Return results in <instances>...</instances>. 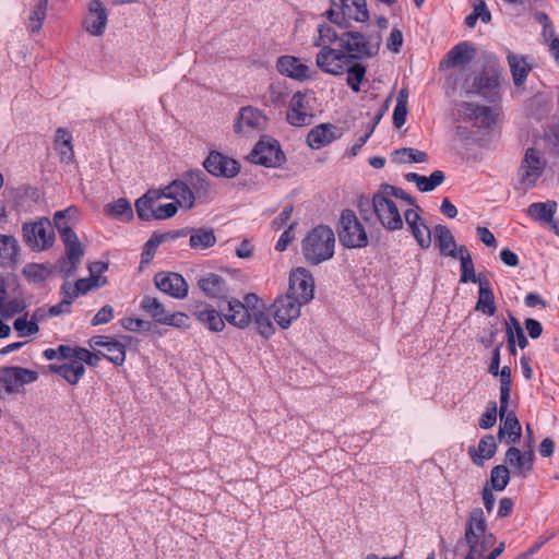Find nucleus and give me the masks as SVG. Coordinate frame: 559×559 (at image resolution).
Returning <instances> with one entry per match:
<instances>
[{"label": "nucleus", "mask_w": 559, "mask_h": 559, "mask_svg": "<svg viewBox=\"0 0 559 559\" xmlns=\"http://www.w3.org/2000/svg\"><path fill=\"white\" fill-rule=\"evenodd\" d=\"M379 37H329L328 44L321 47L316 57V63L323 72L338 76L345 74L353 59L371 57L379 49Z\"/></svg>", "instance_id": "1"}, {"label": "nucleus", "mask_w": 559, "mask_h": 559, "mask_svg": "<svg viewBox=\"0 0 559 559\" xmlns=\"http://www.w3.org/2000/svg\"><path fill=\"white\" fill-rule=\"evenodd\" d=\"M463 543L467 546L464 559H496L504 550L501 542L495 547L496 537L488 530L483 509L474 508L467 515Z\"/></svg>", "instance_id": "2"}, {"label": "nucleus", "mask_w": 559, "mask_h": 559, "mask_svg": "<svg viewBox=\"0 0 559 559\" xmlns=\"http://www.w3.org/2000/svg\"><path fill=\"white\" fill-rule=\"evenodd\" d=\"M358 207L362 214L371 207L377 221L386 230L394 231L403 227L405 210L402 209L400 202H395L380 189L373 194L371 200L360 199Z\"/></svg>", "instance_id": "3"}, {"label": "nucleus", "mask_w": 559, "mask_h": 559, "mask_svg": "<svg viewBox=\"0 0 559 559\" xmlns=\"http://www.w3.org/2000/svg\"><path fill=\"white\" fill-rule=\"evenodd\" d=\"M335 235L331 227L320 225L308 233L301 249L305 259L311 264H320L334 255Z\"/></svg>", "instance_id": "4"}, {"label": "nucleus", "mask_w": 559, "mask_h": 559, "mask_svg": "<svg viewBox=\"0 0 559 559\" xmlns=\"http://www.w3.org/2000/svg\"><path fill=\"white\" fill-rule=\"evenodd\" d=\"M38 372L23 367H5L0 369V399L15 394H24L25 385L38 380Z\"/></svg>", "instance_id": "5"}, {"label": "nucleus", "mask_w": 559, "mask_h": 559, "mask_svg": "<svg viewBox=\"0 0 559 559\" xmlns=\"http://www.w3.org/2000/svg\"><path fill=\"white\" fill-rule=\"evenodd\" d=\"M337 233L340 242L346 248H365L368 245L367 231L352 210L342 212Z\"/></svg>", "instance_id": "6"}, {"label": "nucleus", "mask_w": 559, "mask_h": 559, "mask_svg": "<svg viewBox=\"0 0 559 559\" xmlns=\"http://www.w3.org/2000/svg\"><path fill=\"white\" fill-rule=\"evenodd\" d=\"M23 237L29 248L36 251L48 249L55 241V231L48 218L23 225Z\"/></svg>", "instance_id": "7"}, {"label": "nucleus", "mask_w": 559, "mask_h": 559, "mask_svg": "<svg viewBox=\"0 0 559 559\" xmlns=\"http://www.w3.org/2000/svg\"><path fill=\"white\" fill-rule=\"evenodd\" d=\"M266 123L267 119L260 109L248 106L239 110L234 129L242 138H254L265 129Z\"/></svg>", "instance_id": "8"}, {"label": "nucleus", "mask_w": 559, "mask_h": 559, "mask_svg": "<svg viewBox=\"0 0 559 559\" xmlns=\"http://www.w3.org/2000/svg\"><path fill=\"white\" fill-rule=\"evenodd\" d=\"M59 231L66 248V258L60 262V270L66 276H71L76 271L84 254L83 247L71 227H62Z\"/></svg>", "instance_id": "9"}, {"label": "nucleus", "mask_w": 559, "mask_h": 559, "mask_svg": "<svg viewBox=\"0 0 559 559\" xmlns=\"http://www.w3.org/2000/svg\"><path fill=\"white\" fill-rule=\"evenodd\" d=\"M305 304L288 294L277 297L271 306L274 320L282 329H288L300 316Z\"/></svg>", "instance_id": "10"}, {"label": "nucleus", "mask_w": 559, "mask_h": 559, "mask_svg": "<svg viewBox=\"0 0 559 559\" xmlns=\"http://www.w3.org/2000/svg\"><path fill=\"white\" fill-rule=\"evenodd\" d=\"M251 160L265 167H278L285 162V155L277 141L269 138L261 139L254 146Z\"/></svg>", "instance_id": "11"}, {"label": "nucleus", "mask_w": 559, "mask_h": 559, "mask_svg": "<svg viewBox=\"0 0 559 559\" xmlns=\"http://www.w3.org/2000/svg\"><path fill=\"white\" fill-rule=\"evenodd\" d=\"M300 300L305 305L314 296V280L311 273L305 267H298L292 271L289 276V287L286 293Z\"/></svg>", "instance_id": "12"}, {"label": "nucleus", "mask_w": 559, "mask_h": 559, "mask_svg": "<svg viewBox=\"0 0 559 559\" xmlns=\"http://www.w3.org/2000/svg\"><path fill=\"white\" fill-rule=\"evenodd\" d=\"M546 160L535 148H527L520 167V180L526 188H532L542 176Z\"/></svg>", "instance_id": "13"}, {"label": "nucleus", "mask_w": 559, "mask_h": 559, "mask_svg": "<svg viewBox=\"0 0 559 559\" xmlns=\"http://www.w3.org/2000/svg\"><path fill=\"white\" fill-rule=\"evenodd\" d=\"M207 173L216 177L234 178L239 174V163L219 152H211L203 163Z\"/></svg>", "instance_id": "14"}, {"label": "nucleus", "mask_w": 559, "mask_h": 559, "mask_svg": "<svg viewBox=\"0 0 559 559\" xmlns=\"http://www.w3.org/2000/svg\"><path fill=\"white\" fill-rule=\"evenodd\" d=\"M312 115L310 114L309 98L307 94L297 92L289 102L287 120L290 124L302 127L310 124Z\"/></svg>", "instance_id": "15"}, {"label": "nucleus", "mask_w": 559, "mask_h": 559, "mask_svg": "<svg viewBox=\"0 0 559 559\" xmlns=\"http://www.w3.org/2000/svg\"><path fill=\"white\" fill-rule=\"evenodd\" d=\"M534 452L532 449L521 452L515 447H510L506 453V463L512 468L513 475L521 478H526L533 471Z\"/></svg>", "instance_id": "16"}, {"label": "nucleus", "mask_w": 559, "mask_h": 559, "mask_svg": "<svg viewBox=\"0 0 559 559\" xmlns=\"http://www.w3.org/2000/svg\"><path fill=\"white\" fill-rule=\"evenodd\" d=\"M500 427L498 431V439L506 444H514L521 438L522 428L513 412H508V407L502 408L500 403L499 407Z\"/></svg>", "instance_id": "17"}, {"label": "nucleus", "mask_w": 559, "mask_h": 559, "mask_svg": "<svg viewBox=\"0 0 559 559\" xmlns=\"http://www.w3.org/2000/svg\"><path fill=\"white\" fill-rule=\"evenodd\" d=\"M500 85V76L497 72H485L479 76H475L473 84L465 86L467 94L475 93L483 95L489 100L498 98V88Z\"/></svg>", "instance_id": "18"}, {"label": "nucleus", "mask_w": 559, "mask_h": 559, "mask_svg": "<svg viewBox=\"0 0 559 559\" xmlns=\"http://www.w3.org/2000/svg\"><path fill=\"white\" fill-rule=\"evenodd\" d=\"M154 282L160 292L174 298L182 299L188 295V284L178 273H158Z\"/></svg>", "instance_id": "19"}, {"label": "nucleus", "mask_w": 559, "mask_h": 559, "mask_svg": "<svg viewBox=\"0 0 559 559\" xmlns=\"http://www.w3.org/2000/svg\"><path fill=\"white\" fill-rule=\"evenodd\" d=\"M404 217L418 246L428 249L431 246L433 230H430L417 211L413 209H406Z\"/></svg>", "instance_id": "20"}, {"label": "nucleus", "mask_w": 559, "mask_h": 559, "mask_svg": "<svg viewBox=\"0 0 559 559\" xmlns=\"http://www.w3.org/2000/svg\"><path fill=\"white\" fill-rule=\"evenodd\" d=\"M186 183L197 202H206L211 199L212 188L207 176L200 169L189 170L182 175Z\"/></svg>", "instance_id": "21"}, {"label": "nucleus", "mask_w": 559, "mask_h": 559, "mask_svg": "<svg viewBox=\"0 0 559 559\" xmlns=\"http://www.w3.org/2000/svg\"><path fill=\"white\" fill-rule=\"evenodd\" d=\"M163 193L164 198L174 200L177 206L185 210L192 209L197 202L182 177L165 187Z\"/></svg>", "instance_id": "22"}, {"label": "nucleus", "mask_w": 559, "mask_h": 559, "mask_svg": "<svg viewBox=\"0 0 559 559\" xmlns=\"http://www.w3.org/2000/svg\"><path fill=\"white\" fill-rule=\"evenodd\" d=\"M277 70L289 78L299 81H306L311 78L309 66L302 63L300 59L293 56H283L277 60Z\"/></svg>", "instance_id": "23"}, {"label": "nucleus", "mask_w": 559, "mask_h": 559, "mask_svg": "<svg viewBox=\"0 0 559 559\" xmlns=\"http://www.w3.org/2000/svg\"><path fill=\"white\" fill-rule=\"evenodd\" d=\"M474 56V48L466 41H462L454 46L441 60L440 70L462 67L469 62Z\"/></svg>", "instance_id": "24"}, {"label": "nucleus", "mask_w": 559, "mask_h": 559, "mask_svg": "<svg viewBox=\"0 0 559 559\" xmlns=\"http://www.w3.org/2000/svg\"><path fill=\"white\" fill-rule=\"evenodd\" d=\"M107 15L105 8L98 0H93L84 20V26L91 35H100L105 31Z\"/></svg>", "instance_id": "25"}, {"label": "nucleus", "mask_w": 559, "mask_h": 559, "mask_svg": "<svg viewBox=\"0 0 559 559\" xmlns=\"http://www.w3.org/2000/svg\"><path fill=\"white\" fill-rule=\"evenodd\" d=\"M194 316L210 331L221 332L225 328V318L210 305L195 306Z\"/></svg>", "instance_id": "26"}, {"label": "nucleus", "mask_w": 559, "mask_h": 559, "mask_svg": "<svg viewBox=\"0 0 559 559\" xmlns=\"http://www.w3.org/2000/svg\"><path fill=\"white\" fill-rule=\"evenodd\" d=\"M227 305V311L224 313L225 320L239 329L248 328L252 322V316L243 307L242 302L239 299L231 298L228 300Z\"/></svg>", "instance_id": "27"}, {"label": "nucleus", "mask_w": 559, "mask_h": 559, "mask_svg": "<svg viewBox=\"0 0 559 559\" xmlns=\"http://www.w3.org/2000/svg\"><path fill=\"white\" fill-rule=\"evenodd\" d=\"M335 130L336 128L330 123H321L312 128L307 136L308 145L313 150H320L330 144L336 139Z\"/></svg>", "instance_id": "28"}, {"label": "nucleus", "mask_w": 559, "mask_h": 559, "mask_svg": "<svg viewBox=\"0 0 559 559\" xmlns=\"http://www.w3.org/2000/svg\"><path fill=\"white\" fill-rule=\"evenodd\" d=\"M507 59L510 71L512 73L514 85L516 87L523 86L528 73L533 69L532 63L527 60V58L513 52H509Z\"/></svg>", "instance_id": "29"}, {"label": "nucleus", "mask_w": 559, "mask_h": 559, "mask_svg": "<svg viewBox=\"0 0 559 559\" xmlns=\"http://www.w3.org/2000/svg\"><path fill=\"white\" fill-rule=\"evenodd\" d=\"M62 365H51L50 370L61 376L69 384H76L85 373V367L80 359H67Z\"/></svg>", "instance_id": "30"}, {"label": "nucleus", "mask_w": 559, "mask_h": 559, "mask_svg": "<svg viewBox=\"0 0 559 559\" xmlns=\"http://www.w3.org/2000/svg\"><path fill=\"white\" fill-rule=\"evenodd\" d=\"M198 286L210 298H222L227 293L224 278L217 274L209 273L199 278Z\"/></svg>", "instance_id": "31"}, {"label": "nucleus", "mask_w": 559, "mask_h": 559, "mask_svg": "<svg viewBox=\"0 0 559 559\" xmlns=\"http://www.w3.org/2000/svg\"><path fill=\"white\" fill-rule=\"evenodd\" d=\"M433 237L436 246L442 255L456 258L459 248L451 230L447 226L437 225L433 228Z\"/></svg>", "instance_id": "32"}, {"label": "nucleus", "mask_w": 559, "mask_h": 559, "mask_svg": "<svg viewBox=\"0 0 559 559\" xmlns=\"http://www.w3.org/2000/svg\"><path fill=\"white\" fill-rule=\"evenodd\" d=\"M479 290L475 309L489 317L496 312L495 296L487 278L478 280Z\"/></svg>", "instance_id": "33"}, {"label": "nucleus", "mask_w": 559, "mask_h": 559, "mask_svg": "<svg viewBox=\"0 0 559 559\" xmlns=\"http://www.w3.org/2000/svg\"><path fill=\"white\" fill-rule=\"evenodd\" d=\"M19 242L11 235H0V266L10 267L17 262Z\"/></svg>", "instance_id": "34"}, {"label": "nucleus", "mask_w": 559, "mask_h": 559, "mask_svg": "<svg viewBox=\"0 0 559 559\" xmlns=\"http://www.w3.org/2000/svg\"><path fill=\"white\" fill-rule=\"evenodd\" d=\"M53 145L60 155L61 162L66 164L73 163L75 156L72 146V135L69 130L64 128L57 129Z\"/></svg>", "instance_id": "35"}, {"label": "nucleus", "mask_w": 559, "mask_h": 559, "mask_svg": "<svg viewBox=\"0 0 559 559\" xmlns=\"http://www.w3.org/2000/svg\"><path fill=\"white\" fill-rule=\"evenodd\" d=\"M340 9L344 17L365 22L368 20V10L366 0H338Z\"/></svg>", "instance_id": "36"}, {"label": "nucleus", "mask_w": 559, "mask_h": 559, "mask_svg": "<svg viewBox=\"0 0 559 559\" xmlns=\"http://www.w3.org/2000/svg\"><path fill=\"white\" fill-rule=\"evenodd\" d=\"M406 179L415 182L418 190L421 192L432 191L444 181V174L441 170H435L429 177L418 175L416 173H408Z\"/></svg>", "instance_id": "37"}, {"label": "nucleus", "mask_w": 559, "mask_h": 559, "mask_svg": "<svg viewBox=\"0 0 559 559\" xmlns=\"http://www.w3.org/2000/svg\"><path fill=\"white\" fill-rule=\"evenodd\" d=\"M557 211L555 201L536 202L527 207V215L537 222L552 223L554 215Z\"/></svg>", "instance_id": "38"}, {"label": "nucleus", "mask_w": 559, "mask_h": 559, "mask_svg": "<svg viewBox=\"0 0 559 559\" xmlns=\"http://www.w3.org/2000/svg\"><path fill=\"white\" fill-rule=\"evenodd\" d=\"M497 451L496 440L492 435L484 436L479 443L477 451L469 450V454L475 464L480 465L484 460L491 459Z\"/></svg>", "instance_id": "39"}, {"label": "nucleus", "mask_w": 559, "mask_h": 559, "mask_svg": "<svg viewBox=\"0 0 559 559\" xmlns=\"http://www.w3.org/2000/svg\"><path fill=\"white\" fill-rule=\"evenodd\" d=\"M216 243L214 230L211 228L193 229L190 235L189 245L194 250H205Z\"/></svg>", "instance_id": "40"}, {"label": "nucleus", "mask_w": 559, "mask_h": 559, "mask_svg": "<svg viewBox=\"0 0 559 559\" xmlns=\"http://www.w3.org/2000/svg\"><path fill=\"white\" fill-rule=\"evenodd\" d=\"M141 308L159 324L165 323L169 312L157 298L150 296L142 299Z\"/></svg>", "instance_id": "41"}, {"label": "nucleus", "mask_w": 559, "mask_h": 559, "mask_svg": "<svg viewBox=\"0 0 559 559\" xmlns=\"http://www.w3.org/2000/svg\"><path fill=\"white\" fill-rule=\"evenodd\" d=\"M456 258L461 261V282L462 283H478L480 277H477L474 270V263L472 257L465 246H461L457 249Z\"/></svg>", "instance_id": "42"}, {"label": "nucleus", "mask_w": 559, "mask_h": 559, "mask_svg": "<svg viewBox=\"0 0 559 559\" xmlns=\"http://www.w3.org/2000/svg\"><path fill=\"white\" fill-rule=\"evenodd\" d=\"M345 73L347 74V85L354 91H360V84L366 75V68L357 61V59H353L349 62V67H347Z\"/></svg>", "instance_id": "43"}, {"label": "nucleus", "mask_w": 559, "mask_h": 559, "mask_svg": "<svg viewBox=\"0 0 559 559\" xmlns=\"http://www.w3.org/2000/svg\"><path fill=\"white\" fill-rule=\"evenodd\" d=\"M427 159L428 155L425 152L412 147L396 150L393 153V160L397 164L425 163Z\"/></svg>", "instance_id": "44"}, {"label": "nucleus", "mask_w": 559, "mask_h": 559, "mask_svg": "<svg viewBox=\"0 0 559 559\" xmlns=\"http://www.w3.org/2000/svg\"><path fill=\"white\" fill-rule=\"evenodd\" d=\"M104 213L115 218H131L133 216V211L130 203L123 198H120L112 203L106 204L104 207Z\"/></svg>", "instance_id": "45"}, {"label": "nucleus", "mask_w": 559, "mask_h": 559, "mask_svg": "<svg viewBox=\"0 0 559 559\" xmlns=\"http://www.w3.org/2000/svg\"><path fill=\"white\" fill-rule=\"evenodd\" d=\"M252 321L255 324L257 332L262 337L269 338L275 333V328L264 309L253 313Z\"/></svg>", "instance_id": "46"}, {"label": "nucleus", "mask_w": 559, "mask_h": 559, "mask_svg": "<svg viewBox=\"0 0 559 559\" xmlns=\"http://www.w3.org/2000/svg\"><path fill=\"white\" fill-rule=\"evenodd\" d=\"M510 480V469L506 465H497L490 473V486L497 491H502Z\"/></svg>", "instance_id": "47"}, {"label": "nucleus", "mask_w": 559, "mask_h": 559, "mask_svg": "<svg viewBox=\"0 0 559 559\" xmlns=\"http://www.w3.org/2000/svg\"><path fill=\"white\" fill-rule=\"evenodd\" d=\"M100 354L117 366L122 365L126 360L124 345L116 341H110L105 350Z\"/></svg>", "instance_id": "48"}, {"label": "nucleus", "mask_w": 559, "mask_h": 559, "mask_svg": "<svg viewBox=\"0 0 559 559\" xmlns=\"http://www.w3.org/2000/svg\"><path fill=\"white\" fill-rule=\"evenodd\" d=\"M79 214V209L73 205L63 211L56 212L53 215V222L58 231H63L62 227H70L68 223L78 221Z\"/></svg>", "instance_id": "49"}, {"label": "nucleus", "mask_w": 559, "mask_h": 559, "mask_svg": "<svg viewBox=\"0 0 559 559\" xmlns=\"http://www.w3.org/2000/svg\"><path fill=\"white\" fill-rule=\"evenodd\" d=\"M500 377V403L508 407L511 392V368L504 366L498 373Z\"/></svg>", "instance_id": "50"}, {"label": "nucleus", "mask_w": 559, "mask_h": 559, "mask_svg": "<svg viewBox=\"0 0 559 559\" xmlns=\"http://www.w3.org/2000/svg\"><path fill=\"white\" fill-rule=\"evenodd\" d=\"M407 116V93L402 90L400 91L396 99V106L393 111V123L396 128H401Z\"/></svg>", "instance_id": "51"}, {"label": "nucleus", "mask_w": 559, "mask_h": 559, "mask_svg": "<svg viewBox=\"0 0 559 559\" xmlns=\"http://www.w3.org/2000/svg\"><path fill=\"white\" fill-rule=\"evenodd\" d=\"M106 283V278L99 276H91L90 278H81L75 283L70 299L76 298L80 294H85L94 287H98Z\"/></svg>", "instance_id": "52"}, {"label": "nucleus", "mask_w": 559, "mask_h": 559, "mask_svg": "<svg viewBox=\"0 0 559 559\" xmlns=\"http://www.w3.org/2000/svg\"><path fill=\"white\" fill-rule=\"evenodd\" d=\"M379 189L395 202H400V204H402V209L404 207V204H414L413 198L401 188L391 185H381Z\"/></svg>", "instance_id": "53"}, {"label": "nucleus", "mask_w": 559, "mask_h": 559, "mask_svg": "<svg viewBox=\"0 0 559 559\" xmlns=\"http://www.w3.org/2000/svg\"><path fill=\"white\" fill-rule=\"evenodd\" d=\"M48 0H40L29 16V29L36 33L40 29L47 12Z\"/></svg>", "instance_id": "54"}, {"label": "nucleus", "mask_w": 559, "mask_h": 559, "mask_svg": "<svg viewBox=\"0 0 559 559\" xmlns=\"http://www.w3.org/2000/svg\"><path fill=\"white\" fill-rule=\"evenodd\" d=\"M166 239V235H153L145 243L142 252L141 264L150 263L156 252V248L163 243Z\"/></svg>", "instance_id": "55"}, {"label": "nucleus", "mask_w": 559, "mask_h": 559, "mask_svg": "<svg viewBox=\"0 0 559 559\" xmlns=\"http://www.w3.org/2000/svg\"><path fill=\"white\" fill-rule=\"evenodd\" d=\"M13 326L21 337L34 335L39 331L36 322L27 320L26 316L15 319Z\"/></svg>", "instance_id": "56"}, {"label": "nucleus", "mask_w": 559, "mask_h": 559, "mask_svg": "<svg viewBox=\"0 0 559 559\" xmlns=\"http://www.w3.org/2000/svg\"><path fill=\"white\" fill-rule=\"evenodd\" d=\"M47 274V269L43 264L29 263L23 269V275L35 283L44 281Z\"/></svg>", "instance_id": "57"}, {"label": "nucleus", "mask_w": 559, "mask_h": 559, "mask_svg": "<svg viewBox=\"0 0 559 559\" xmlns=\"http://www.w3.org/2000/svg\"><path fill=\"white\" fill-rule=\"evenodd\" d=\"M72 359H80L82 364L96 366L99 361V354L92 353L86 348L73 346Z\"/></svg>", "instance_id": "58"}, {"label": "nucleus", "mask_w": 559, "mask_h": 559, "mask_svg": "<svg viewBox=\"0 0 559 559\" xmlns=\"http://www.w3.org/2000/svg\"><path fill=\"white\" fill-rule=\"evenodd\" d=\"M512 332L514 334V342L519 344L521 348H525L528 344L524 331L520 324V322L514 318L510 317V323L507 328V336L509 337V333Z\"/></svg>", "instance_id": "59"}, {"label": "nucleus", "mask_w": 559, "mask_h": 559, "mask_svg": "<svg viewBox=\"0 0 559 559\" xmlns=\"http://www.w3.org/2000/svg\"><path fill=\"white\" fill-rule=\"evenodd\" d=\"M73 346L60 345L57 348H47L44 357L48 360L52 359H72Z\"/></svg>", "instance_id": "60"}, {"label": "nucleus", "mask_w": 559, "mask_h": 559, "mask_svg": "<svg viewBox=\"0 0 559 559\" xmlns=\"http://www.w3.org/2000/svg\"><path fill=\"white\" fill-rule=\"evenodd\" d=\"M164 325H170L179 329H188L190 326V319L183 312H168Z\"/></svg>", "instance_id": "61"}, {"label": "nucleus", "mask_w": 559, "mask_h": 559, "mask_svg": "<svg viewBox=\"0 0 559 559\" xmlns=\"http://www.w3.org/2000/svg\"><path fill=\"white\" fill-rule=\"evenodd\" d=\"M148 202H150V197H141L135 202L136 214L143 221L154 219L155 211L151 210Z\"/></svg>", "instance_id": "62"}, {"label": "nucleus", "mask_w": 559, "mask_h": 559, "mask_svg": "<svg viewBox=\"0 0 559 559\" xmlns=\"http://www.w3.org/2000/svg\"><path fill=\"white\" fill-rule=\"evenodd\" d=\"M497 420V405L495 402H490L479 419V426L483 429L491 428Z\"/></svg>", "instance_id": "63"}, {"label": "nucleus", "mask_w": 559, "mask_h": 559, "mask_svg": "<svg viewBox=\"0 0 559 559\" xmlns=\"http://www.w3.org/2000/svg\"><path fill=\"white\" fill-rule=\"evenodd\" d=\"M178 212V206L175 202L162 204L159 202L158 207H156L154 213V219L162 221L166 218H170L176 215Z\"/></svg>", "instance_id": "64"}]
</instances>
